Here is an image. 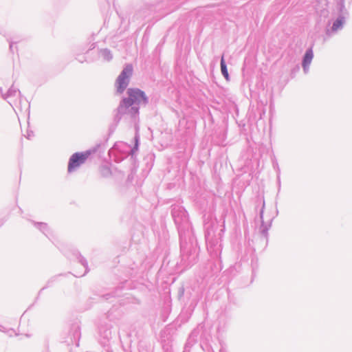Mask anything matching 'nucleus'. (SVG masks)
<instances>
[{"label": "nucleus", "mask_w": 352, "mask_h": 352, "mask_svg": "<svg viewBox=\"0 0 352 352\" xmlns=\"http://www.w3.org/2000/svg\"><path fill=\"white\" fill-rule=\"evenodd\" d=\"M127 94L128 98H124L119 107V111L122 113H124L133 104L146 102L145 94L139 89L130 88L127 90Z\"/></svg>", "instance_id": "obj_1"}, {"label": "nucleus", "mask_w": 352, "mask_h": 352, "mask_svg": "<svg viewBox=\"0 0 352 352\" xmlns=\"http://www.w3.org/2000/svg\"><path fill=\"white\" fill-rule=\"evenodd\" d=\"M133 72V67L131 65L126 66L122 73L120 74L117 79V91L119 93H122L129 84V77Z\"/></svg>", "instance_id": "obj_2"}, {"label": "nucleus", "mask_w": 352, "mask_h": 352, "mask_svg": "<svg viewBox=\"0 0 352 352\" xmlns=\"http://www.w3.org/2000/svg\"><path fill=\"white\" fill-rule=\"evenodd\" d=\"M89 155L90 153L89 151L85 153H76L72 155L69 159L68 171L72 172L80 165L83 164Z\"/></svg>", "instance_id": "obj_3"}, {"label": "nucleus", "mask_w": 352, "mask_h": 352, "mask_svg": "<svg viewBox=\"0 0 352 352\" xmlns=\"http://www.w3.org/2000/svg\"><path fill=\"white\" fill-rule=\"evenodd\" d=\"M314 54L312 50H309L306 52L304 59H303V67H307L311 62Z\"/></svg>", "instance_id": "obj_4"}, {"label": "nucleus", "mask_w": 352, "mask_h": 352, "mask_svg": "<svg viewBox=\"0 0 352 352\" xmlns=\"http://www.w3.org/2000/svg\"><path fill=\"white\" fill-rule=\"evenodd\" d=\"M221 72H222L223 76L226 78V79L228 80L229 75H228V72L227 70V67H226L223 57H222L221 60Z\"/></svg>", "instance_id": "obj_5"}, {"label": "nucleus", "mask_w": 352, "mask_h": 352, "mask_svg": "<svg viewBox=\"0 0 352 352\" xmlns=\"http://www.w3.org/2000/svg\"><path fill=\"white\" fill-rule=\"evenodd\" d=\"M342 25V21L341 19H338L334 22L332 26V30L336 31Z\"/></svg>", "instance_id": "obj_6"}, {"label": "nucleus", "mask_w": 352, "mask_h": 352, "mask_svg": "<svg viewBox=\"0 0 352 352\" xmlns=\"http://www.w3.org/2000/svg\"><path fill=\"white\" fill-rule=\"evenodd\" d=\"M132 114H136L138 111V109L137 108H131V109Z\"/></svg>", "instance_id": "obj_7"}, {"label": "nucleus", "mask_w": 352, "mask_h": 352, "mask_svg": "<svg viewBox=\"0 0 352 352\" xmlns=\"http://www.w3.org/2000/svg\"><path fill=\"white\" fill-rule=\"evenodd\" d=\"M137 146H138V139L135 138V147L137 148Z\"/></svg>", "instance_id": "obj_8"}]
</instances>
